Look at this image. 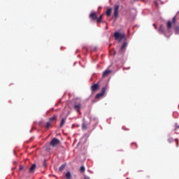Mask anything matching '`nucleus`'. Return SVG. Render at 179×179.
<instances>
[{
	"label": "nucleus",
	"instance_id": "20e7f679",
	"mask_svg": "<svg viewBox=\"0 0 179 179\" xmlns=\"http://www.w3.org/2000/svg\"><path fill=\"white\" fill-rule=\"evenodd\" d=\"M118 10H120V6L115 5L114 6V13H113V15L115 17L114 22H115V20H117V19L118 17Z\"/></svg>",
	"mask_w": 179,
	"mask_h": 179
},
{
	"label": "nucleus",
	"instance_id": "9b49d317",
	"mask_svg": "<svg viewBox=\"0 0 179 179\" xmlns=\"http://www.w3.org/2000/svg\"><path fill=\"white\" fill-rule=\"evenodd\" d=\"M80 108H82V105L80 103L74 106V109L76 111H78V113L80 112Z\"/></svg>",
	"mask_w": 179,
	"mask_h": 179
},
{
	"label": "nucleus",
	"instance_id": "9d476101",
	"mask_svg": "<svg viewBox=\"0 0 179 179\" xmlns=\"http://www.w3.org/2000/svg\"><path fill=\"white\" fill-rule=\"evenodd\" d=\"M111 12H113V9L111 8H108L106 12L107 17H110V16H111Z\"/></svg>",
	"mask_w": 179,
	"mask_h": 179
},
{
	"label": "nucleus",
	"instance_id": "f257e3e1",
	"mask_svg": "<svg viewBox=\"0 0 179 179\" xmlns=\"http://www.w3.org/2000/svg\"><path fill=\"white\" fill-rule=\"evenodd\" d=\"M113 37L116 41H124L123 45H128V42H127V36H125V34L121 33L120 31H115L114 33Z\"/></svg>",
	"mask_w": 179,
	"mask_h": 179
},
{
	"label": "nucleus",
	"instance_id": "f8f14e48",
	"mask_svg": "<svg viewBox=\"0 0 179 179\" xmlns=\"http://www.w3.org/2000/svg\"><path fill=\"white\" fill-rule=\"evenodd\" d=\"M36 170V164H34L29 169V173H33Z\"/></svg>",
	"mask_w": 179,
	"mask_h": 179
},
{
	"label": "nucleus",
	"instance_id": "b1692460",
	"mask_svg": "<svg viewBox=\"0 0 179 179\" xmlns=\"http://www.w3.org/2000/svg\"><path fill=\"white\" fill-rule=\"evenodd\" d=\"M172 141H173V138H171L168 139V141L169 142V143H171Z\"/></svg>",
	"mask_w": 179,
	"mask_h": 179
},
{
	"label": "nucleus",
	"instance_id": "423d86ee",
	"mask_svg": "<svg viewBox=\"0 0 179 179\" xmlns=\"http://www.w3.org/2000/svg\"><path fill=\"white\" fill-rule=\"evenodd\" d=\"M59 145V140L58 138H54L50 142V146L55 148V146Z\"/></svg>",
	"mask_w": 179,
	"mask_h": 179
},
{
	"label": "nucleus",
	"instance_id": "ddd939ff",
	"mask_svg": "<svg viewBox=\"0 0 179 179\" xmlns=\"http://www.w3.org/2000/svg\"><path fill=\"white\" fill-rule=\"evenodd\" d=\"M103 22V15H101L99 17L96 19V22L101 23Z\"/></svg>",
	"mask_w": 179,
	"mask_h": 179
},
{
	"label": "nucleus",
	"instance_id": "5701e85b",
	"mask_svg": "<svg viewBox=\"0 0 179 179\" xmlns=\"http://www.w3.org/2000/svg\"><path fill=\"white\" fill-rule=\"evenodd\" d=\"M175 141L176 142V146L178 147V139L176 138Z\"/></svg>",
	"mask_w": 179,
	"mask_h": 179
},
{
	"label": "nucleus",
	"instance_id": "2eb2a0df",
	"mask_svg": "<svg viewBox=\"0 0 179 179\" xmlns=\"http://www.w3.org/2000/svg\"><path fill=\"white\" fill-rule=\"evenodd\" d=\"M66 166V164H65L61 165L59 168V171H62V170H64V169H65Z\"/></svg>",
	"mask_w": 179,
	"mask_h": 179
},
{
	"label": "nucleus",
	"instance_id": "f03ea898",
	"mask_svg": "<svg viewBox=\"0 0 179 179\" xmlns=\"http://www.w3.org/2000/svg\"><path fill=\"white\" fill-rule=\"evenodd\" d=\"M117 50H113L114 55H115V54H124V52H125V50H127V46L126 45L117 46Z\"/></svg>",
	"mask_w": 179,
	"mask_h": 179
},
{
	"label": "nucleus",
	"instance_id": "7ed1b4c3",
	"mask_svg": "<svg viewBox=\"0 0 179 179\" xmlns=\"http://www.w3.org/2000/svg\"><path fill=\"white\" fill-rule=\"evenodd\" d=\"M176 22H177V17H173L171 21H168L166 24V27L168 30H171V29L173 27V24H176Z\"/></svg>",
	"mask_w": 179,
	"mask_h": 179
},
{
	"label": "nucleus",
	"instance_id": "cd10ccee",
	"mask_svg": "<svg viewBox=\"0 0 179 179\" xmlns=\"http://www.w3.org/2000/svg\"><path fill=\"white\" fill-rule=\"evenodd\" d=\"M94 50H97V48H95Z\"/></svg>",
	"mask_w": 179,
	"mask_h": 179
},
{
	"label": "nucleus",
	"instance_id": "bb28decb",
	"mask_svg": "<svg viewBox=\"0 0 179 179\" xmlns=\"http://www.w3.org/2000/svg\"><path fill=\"white\" fill-rule=\"evenodd\" d=\"M153 26L155 27V29H157V27H156L155 24H153Z\"/></svg>",
	"mask_w": 179,
	"mask_h": 179
},
{
	"label": "nucleus",
	"instance_id": "c85d7f7f",
	"mask_svg": "<svg viewBox=\"0 0 179 179\" xmlns=\"http://www.w3.org/2000/svg\"><path fill=\"white\" fill-rule=\"evenodd\" d=\"M134 1H139V0H134Z\"/></svg>",
	"mask_w": 179,
	"mask_h": 179
},
{
	"label": "nucleus",
	"instance_id": "aec40b11",
	"mask_svg": "<svg viewBox=\"0 0 179 179\" xmlns=\"http://www.w3.org/2000/svg\"><path fill=\"white\" fill-rule=\"evenodd\" d=\"M57 120V117L55 115H53L52 117L50 118V121H54Z\"/></svg>",
	"mask_w": 179,
	"mask_h": 179
},
{
	"label": "nucleus",
	"instance_id": "39448f33",
	"mask_svg": "<svg viewBox=\"0 0 179 179\" xmlns=\"http://www.w3.org/2000/svg\"><path fill=\"white\" fill-rule=\"evenodd\" d=\"M106 90H107V88H106V87H103L101 89V91L100 93H98L96 95V99H101V97H103V96H104V94L106 93Z\"/></svg>",
	"mask_w": 179,
	"mask_h": 179
},
{
	"label": "nucleus",
	"instance_id": "393cba45",
	"mask_svg": "<svg viewBox=\"0 0 179 179\" xmlns=\"http://www.w3.org/2000/svg\"><path fill=\"white\" fill-rule=\"evenodd\" d=\"M175 127H176L175 131L177 129V128H179V126L177 125V123L175 124Z\"/></svg>",
	"mask_w": 179,
	"mask_h": 179
},
{
	"label": "nucleus",
	"instance_id": "f3484780",
	"mask_svg": "<svg viewBox=\"0 0 179 179\" xmlns=\"http://www.w3.org/2000/svg\"><path fill=\"white\" fill-rule=\"evenodd\" d=\"M175 33H176V34H179V27L178 26H176L175 27Z\"/></svg>",
	"mask_w": 179,
	"mask_h": 179
},
{
	"label": "nucleus",
	"instance_id": "dca6fc26",
	"mask_svg": "<svg viewBox=\"0 0 179 179\" xmlns=\"http://www.w3.org/2000/svg\"><path fill=\"white\" fill-rule=\"evenodd\" d=\"M65 124V119H62L61 122H60V128H62Z\"/></svg>",
	"mask_w": 179,
	"mask_h": 179
},
{
	"label": "nucleus",
	"instance_id": "1a4fd4ad",
	"mask_svg": "<svg viewBox=\"0 0 179 179\" xmlns=\"http://www.w3.org/2000/svg\"><path fill=\"white\" fill-rule=\"evenodd\" d=\"M112 71L109 69H106V71H103L102 76L103 78H106V76H108L109 73H111Z\"/></svg>",
	"mask_w": 179,
	"mask_h": 179
},
{
	"label": "nucleus",
	"instance_id": "6ab92c4d",
	"mask_svg": "<svg viewBox=\"0 0 179 179\" xmlns=\"http://www.w3.org/2000/svg\"><path fill=\"white\" fill-rule=\"evenodd\" d=\"M85 166H81L80 169V171L81 173H85Z\"/></svg>",
	"mask_w": 179,
	"mask_h": 179
},
{
	"label": "nucleus",
	"instance_id": "412c9836",
	"mask_svg": "<svg viewBox=\"0 0 179 179\" xmlns=\"http://www.w3.org/2000/svg\"><path fill=\"white\" fill-rule=\"evenodd\" d=\"M50 125H51V123H50V122H48L46 123V128H47V129H49Z\"/></svg>",
	"mask_w": 179,
	"mask_h": 179
},
{
	"label": "nucleus",
	"instance_id": "a211bd4d",
	"mask_svg": "<svg viewBox=\"0 0 179 179\" xmlns=\"http://www.w3.org/2000/svg\"><path fill=\"white\" fill-rule=\"evenodd\" d=\"M66 178L67 179H71V172H67V173H66Z\"/></svg>",
	"mask_w": 179,
	"mask_h": 179
},
{
	"label": "nucleus",
	"instance_id": "4be33fe9",
	"mask_svg": "<svg viewBox=\"0 0 179 179\" xmlns=\"http://www.w3.org/2000/svg\"><path fill=\"white\" fill-rule=\"evenodd\" d=\"M87 127H86V124H85V123L83 124L82 125V129H86Z\"/></svg>",
	"mask_w": 179,
	"mask_h": 179
},
{
	"label": "nucleus",
	"instance_id": "a878e982",
	"mask_svg": "<svg viewBox=\"0 0 179 179\" xmlns=\"http://www.w3.org/2000/svg\"><path fill=\"white\" fill-rule=\"evenodd\" d=\"M20 170H23V166H20Z\"/></svg>",
	"mask_w": 179,
	"mask_h": 179
},
{
	"label": "nucleus",
	"instance_id": "6e6552de",
	"mask_svg": "<svg viewBox=\"0 0 179 179\" xmlns=\"http://www.w3.org/2000/svg\"><path fill=\"white\" fill-rule=\"evenodd\" d=\"M99 87H100V86L99 85V83H96L92 85L91 89L92 92H96V90H99Z\"/></svg>",
	"mask_w": 179,
	"mask_h": 179
},
{
	"label": "nucleus",
	"instance_id": "4468645a",
	"mask_svg": "<svg viewBox=\"0 0 179 179\" xmlns=\"http://www.w3.org/2000/svg\"><path fill=\"white\" fill-rule=\"evenodd\" d=\"M159 31V33H162V34L164 33V27H163V26L160 25Z\"/></svg>",
	"mask_w": 179,
	"mask_h": 179
},
{
	"label": "nucleus",
	"instance_id": "c756f323",
	"mask_svg": "<svg viewBox=\"0 0 179 179\" xmlns=\"http://www.w3.org/2000/svg\"><path fill=\"white\" fill-rule=\"evenodd\" d=\"M61 50H62V47L61 48Z\"/></svg>",
	"mask_w": 179,
	"mask_h": 179
},
{
	"label": "nucleus",
	"instance_id": "0eeeda50",
	"mask_svg": "<svg viewBox=\"0 0 179 179\" xmlns=\"http://www.w3.org/2000/svg\"><path fill=\"white\" fill-rule=\"evenodd\" d=\"M90 19L91 20H97V13L94 11H92L89 15Z\"/></svg>",
	"mask_w": 179,
	"mask_h": 179
}]
</instances>
